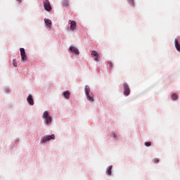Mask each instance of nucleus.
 I'll return each instance as SVG.
<instances>
[{"label": "nucleus", "instance_id": "1", "mask_svg": "<svg viewBox=\"0 0 180 180\" xmlns=\"http://www.w3.org/2000/svg\"><path fill=\"white\" fill-rule=\"evenodd\" d=\"M84 91L86 92V99L88 100V101L91 103L94 102V99L93 98V97L89 95V93L91 92V88H89V86H86V87L84 88Z\"/></svg>", "mask_w": 180, "mask_h": 180}, {"label": "nucleus", "instance_id": "2", "mask_svg": "<svg viewBox=\"0 0 180 180\" xmlns=\"http://www.w3.org/2000/svg\"><path fill=\"white\" fill-rule=\"evenodd\" d=\"M43 119H44V121L46 122V124H49L52 122V117L49 115L48 111H44L43 112Z\"/></svg>", "mask_w": 180, "mask_h": 180}, {"label": "nucleus", "instance_id": "3", "mask_svg": "<svg viewBox=\"0 0 180 180\" xmlns=\"http://www.w3.org/2000/svg\"><path fill=\"white\" fill-rule=\"evenodd\" d=\"M55 137L56 136H54V134L43 136L41 139V143H46L50 141L51 140H54Z\"/></svg>", "mask_w": 180, "mask_h": 180}, {"label": "nucleus", "instance_id": "4", "mask_svg": "<svg viewBox=\"0 0 180 180\" xmlns=\"http://www.w3.org/2000/svg\"><path fill=\"white\" fill-rule=\"evenodd\" d=\"M43 6L44 10L47 11V12H51V11H52V6L49 0H43Z\"/></svg>", "mask_w": 180, "mask_h": 180}, {"label": "nucleus", "instance_id": "5", "mask_svg": "<svg viewBox=\"0 0 180 180\" xmlns=\"http://www.w3.org/2000/svg\"><path fill=\"white\" fill-rule=\"evenodd\" d=\"M20 57L21 62H26L27 57L26 56L25 50L23 48H20Z\"/></svg>", "mask_w": 180, "mask_h": 180}, {"label": "nucleus", "instance_id": "6", "mask_svg": "<svg viewBox=\"0 0 180 180\" xmlns=\"http://www.w3.org/2000/svg\"><path fill=\"white\" fill-rule=\"evenodd\" d=\"M91 57H94L95 61L99 62L100 55H99V53H98V52H96V51H91Z\"/></svg>", "mask_w": 180, "mask_h": 180}, {"label": "nucleus", "instance_id": "7", "mask_svg": "<svg viewBox=\"0 0 180 180\" xmlns=\"http://www.w3.org/2000/svg\"><path fill=\"white\" fill-rule=\"evenodd\" d=\"M124 88V95L128 96L130 94V89H129V86L127 83L123 84Z\"/></svg>", "mask_w": 180, "mask_h": 180}, {"label": "nucleus", "instance_id": "8", "mask_svg": "<svg viewBox=\"0 0 180 180\" xmlns=\"http://www.w3.org/2000/svg\"><path fill=\"white\" fill-rule=\"evenodd\" d=\"M70 30L74 31L76 29V22L74 20H69Z\"/></svg>", "mask_w": 180, "mask_h": 180}, {"label": "nucleus", "instance_id": "9", "mask_svg": "<svg viewBox=\"0 0 180 180\" xmlns=\"http://www.w3.org/2000/svg\"><path fill=\"white\" fill-rule=\"evenodd\" d=\"M26 101H27V103L30 104V105H34V99L32 98V96H27V98H26Z\"/></svg>", "mask_w": 180, "mask_h": 180}, {"label": "nucleus", "instance_id": "10", "mask_svg": "<svg viewBox=\"0 0 180 180\" xmlns=\"http://www.w3.org/2000/svg\"><path fill=\"white\" fill-rule=\"evenodd\" d=\"M70 51L73 53V54L78 55L79 54V51H78L77 48L75 46H70Z\"/></svg>", "mask_w": 180, "mask_h": 180}, {"label": "nucleus", "instance_id": "11", "mask_svg": "<svg viewBox=\"0 0 180 180\" xmlns=\"http://www.w3.org/2000/svg\"><path fill=\"white\" fill-rule=\"evenodd\" d=\"M44 23L47 25L48 28H50L52 25V21L49 19H44Z\"/></svg>", "mask_w": 180, "mask_h": 180}, {"label": "nucleus", "instance_id": "12", "mask_svg": "<svg viewBox=\"0 0 180 180\" xmlns=\"http://www.w3.org/2000/svg\"><path fill=\"white\" fill-rule=\"evenodd\" d=\"M111 170H112V166H108V167H107V172H106L108 176H111V173H112Z\"/></svg>", "mask_w": 180, "mask_h": 180}, {"label": "nucleus", "instance_id": "13", "mask_svg": "<svg viewBox=\"0 0 180 180\" xmlns=\"http://www.w3.org/2000/svg\"><path fill=\"white\" fill-rule=\"evenodd\" d=\"M175 47L176 50L180 51V44H179V41H177V39H175Z\"/></svg>", "mask_w": 180, "mask_h": 180}, {"label": "nucleus", "instance_id": "14", "mask_svg": "<svg viewBox=\"0 0 180 180\" xmlns=\"http://www.w3.org/2000/svg\"><path fill=\"white\" fill-rule=\"evenodd\" d=\"M64 97L66 99H69L70 98V92L69 91L64 92Z\"/></svg>", "mask_w": 180, "mask_h": 180}, {"label": "nucleus", "instance_id": "15", "mask_svg": "<svg viewBox=\"0 0 180 180\" xmlns=\"http://www.w3.org/2000/svg\"><path fill=\"white\" fill-rule=\"evenodd\" d=\"M172 101H176L177 100V95L174 94L172 95Z\"/></svg>", "mask_w": 180, "mask_h": 180}, {"label": "nucleus", "instance_id": "16", "mask_svg": "<svg viewBox=\"0 0 180 180\" xmlns=\"http://www.w3.org/2000/svg\"><path fill=\"white\" fill-rule=\"evenodd\" d=\"M63 4L65 6H68L69 5V1L68 0H64V1H63Z\"/></svg>", "mask_w": 180, "mask_h": 180}, {"label": "nucleus", "instance_id": "17", "mask_svg": "<svg viewBox=\"0 0 180 180\" xmlns=\"http://www.w3.org/2000/svg\"><path fill=\"white\" fill-rule=\"evenodd\" d=\"M13 66L17 68V60L15 59L13 60Z\"/></svg>", "mask_w": 180, "mask_h": 180}, {"label": "nucleus", "instance_id": "18", "mask_svg": "<svg viewBox=\"0 0 180 180\" xmlns=\"http://www.w3.org/2000/svg\"><path fill=\"white\" fill-rule=\"evenodd\" d=\"M153 162L154 164H158V162H160V160L158 158H154Z\"/></svg>", "mask_w": 180, "mask_h": 180}, {"label": "nucleus", "instance_id": "19", "mask_svg": "<svg viewBox=\"0 0 180 180\" xmlns=\"http://www.w3.org/2000/svg\"><path fill=\"white\" fill-rule=\"evenodd\" d=\"M130 5H131L132 7H134V0H128Z\"/></svg>", "mask_w": 180, "mask_h": 180}, {"label": "nucleus", "instance_id": "20", "mask_svg": "<svg viewBox=\"0 0 180 180\" xmlns=\"http://www.w3.org/2000/svg\"><path fill=\"white\" fill-rule=\"evenodd\" d=\"M145 146H147V147H150V142H146Z\"/></svg>", "mask_w": 180, "mask_h": 180}, {"label": "nucleus", "instance_id": "21", "mask_svg": "<svg viewBox=\"0 0 180 180\" xmlns=\"http://www.w3.org/2000/svg\"><path fill=\"white\" fill-rule=\"evenodd\" d=\"M112 137H113L114 139H116V134L112 133Z\"/></svg>", "mask_w": 180, "mask_h": 180}, {"label": "nucleus", "instance_id": "22", "mask_svg": "<svg viewBox=\"0 0 180 180\" xmlns=\"http://www.w3.org/2000/svg\"><path fill=\"white\" fill-rule=\"evenodd\" d=\"M108 65H110V69H112V63L111 62H110V63H108Z\"/></svg>", "mask_w": 180, "mask_h": 180}, {"label": "nucleus", "instance_id": "23", "mask_svg": "<svg viewBox=\"0 0 180 180\" xmlns=\"http://www.w3.org/2000/svg\"><path fill=\"white\" fill-rule=\"evenodd\" d=\"M18 1L19 3H20V2L22 1V0H18Z\"/></svg>", "mask_w": 180, "mask_h": 180}]
</instances>
